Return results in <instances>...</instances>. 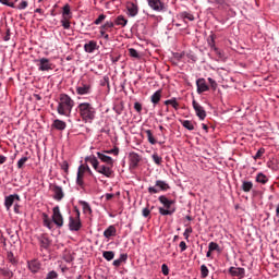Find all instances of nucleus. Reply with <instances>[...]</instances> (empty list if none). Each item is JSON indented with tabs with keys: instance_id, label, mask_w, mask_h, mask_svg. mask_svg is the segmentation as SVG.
<instances>
[{
	"instance_id": "obj_1",
	"label": "nucleus",
	"mask_w": 279,
	"mask_h": 279,
	"mask_svg": "<svg viewBox=\"0 0 279 279\" xmlns=\"http://www.w3.org/2000/svg\"><path fill=\"white\" fill-rule=\"evenodd\" d=\"M57 104L58 114L61 117H71V112H73V108H75V100H73L71 96L68 94H60Z\"/></svg>"
},
{
	"instance_id": "obj_2",
	"label": "nucleus",
	"mask_w": 279,
	"mask_h": 279,
	"mask_svg": "<svg viewBox=\"0 0 279 279\" xmlns=\"http://www.w3.org/2000/svg\"><path fill=\"white\" fill-rule=\"evenodd\" d=\"M41 219L45 228H48V230H53V223H56L57 228H62V226H64V217L62 216L59 206L52 208V219L49 218V215L46 213L41 214Z\"/></svg>"
},
{
	"instance_id": "obj_3",
	"label": "nucleus",
	"mask_w": 279,
	"mask_h": 279,
	"mask_svg": "<svg viewBox=\"0 0 279 279\" xmlns=\"http://www.w3.org/2000/svg\"><path fill=\"white\" fill-rule=\"evenodd\" d=\"M77 110L80 113L81 119L85 123H93L95 121V116L97 114V110L90 102H81L77 106Z\"/></svg>"
},
{
	"instance_id": "obj_4",
	"label": "nucleus",
	"mask_w": 279,
	"mask_h": 279,
	"mask_svg": "<svg viewBox=\"0 0 279 279\" xmlns=\"http://www.w3.org/2000/svg\"><path fill=\"white\" fill-rule=\"evenodd\" d=\"M159 202L160 204L163 205V207H159V214L162 215L163 217H167L169 215H173V213H175V207H172L173 204H175L174 201H171L169 198H167V196L161 195L159 196Z\"/></svg>"
},
{
	"instance_id": "obj_5",
	"label": "nucleus",
	"mask_w": 279,
	"mask_h": 279,
	"mask_svg": "<svg viewBox=\"0 0 279 279\" xmlns=\"http://www.w3.org/2000/svg\"><path fill=\"white\" fill-rule=\"evenodd\" d=\"M76 216H70L69 217V228L71 232H80L82 229V220L80 219V209L77 207L74 208Z\"/></svg>"
},
{
	"instance_id": "obj_6",
	"label": "nucleus",
	"mask_w": 279,
	"mask_h": 279,
	"mask_svg": "<svg viewBox=\"0 0 279 279\" xmlns=\"http://www.w3.org/2000/svg\"><path fill=\"white\" fill-rule=\"evenodd\" d=\"M87 169V173H89V175H93V170H90V167H88V165H81L78 167L77 170V177H76V184L78 186H81V189H84V174H83V170Z\"/></svg>"
},
{
	"instance_id": "obj_7",
	"label": "nucleus",
	"mask_w": 279,
	"mask_h": 279,
	"mask_svg": "<svg viewBox=\"0 0 279 279\" xmlns=\"http://www.w3.org/2000/svg\"><path fill=\"white\" fill-rule=\"evenodd\" d=\"M159 191H169V184L165 181L157 180L155 186L148 187V193H150V195H154Z\"/></svg>"
},
{
	"instance_id": "obj_8",
	"label": "nucleus",
	"mask_w": 279,
	"mask_h": 279,
	"mask_svg": "<svg viewBox=\"0 0 279 279\" xmlns=\"http://www.w3.org/2000/svg\"><path fill=\"white\" fill-rule=\"evenodd\" d=\"M129 160H130V169H138V165L141 163V155L138 153H130L129 154Z\"/></svg>"
},
{
	"instance_id": "obj_9",
	"label": "nucleus",
	"mask_w": 279,
	"mask_h": 279,
	"mask_svg": "<svg viewBox=\"0 0 279 279\" xmlns=\"http://www.w3.org/2000/svg\"><path fill=\"white\" fill-rule=\"evenodd\" d=\"M192 106L198 119H201V121H204L206 119V110H204V107H202V105H199L197 100H193Z\"/></svg>"
},
{
	"instance_id": "obj_10",
	"label": "nucleus",
	"mask_w": 279,
	"mask_h": 279,
	"mask_svg": "<svg viewBox=\"0 0 279 279\" xmlns=\"http://www.w3.org/2000/svg\"><path fill=\"white\" fill-rule=\"evenodd\" d=\"M15 199H16V202H21V196L19 194H11V195L4 197V206L8 211H10L12 206H14Z\"/></svg>"
},
{
	"instance_id": "obj_11",
	"label": "nucleus",
	"mask_w": 279,
	"mask_h": 279,
	"mask_svg": "<svg viewBox=\"0 0 279 279\" xmlns=\"http://www.w3.org/2000/svg\"><path fill=\"white\" fill-rule=\"evenodd\" d=\"M113 166H106V165H100L98 167L97 173H101V175H105V178H112L114 175V171L112 170Z\"/></svg>"
},
{
	"instance_id": "obj_12",
	"label": "nucleus",
	"mask_w": 279,
	"mask_h": 279,
	"mask_svg": "<svg viewBox=\"0 0 279 279\" xmlns=\"http://www.w3.org/2000/svg\"><path fill=\"white\" fill-rule=\"evenodd\" d=\"M51 191L53 193V199L57 202H62V199H64V191L62 190V186L52 185Z\"/></svg>"
},
{
	"instance_id": "obj_13",
	"label": "nucleus",
	"mask_w": 279,
	"mask_h": 279,
	"mask_svg": "<svg viewBox=\"0 0 279 279\" xmlns=\"http://www.w3.org/2000/svg\"><path fill=\"white\" fill-rule=\"evenodd\" d=\"M53 64L47 58L39 59L38 71H51Z\"/></svg>"
},
{
	"instance_id": "obj_14",
	"label": "nucleus",
	"mask_w": 279,
	"mask_h": 279,
	"mask_svg": "<svg viewBox=\"0 0 279 279\" xmlns=\"http://www.w3.org/2000/svg\"><path fill=\"white\" fill-rule=\"evenodd\" d=\"M77 95H89L90 94V84H86L84 82L78 83L76 86Z\"/></svg>"
},
{
	"instance_id": "obj_15",
	"label": "nucleus",
	"mask_w": 279,
	"mask_h": 279,
	"mask_svg": "<svg viewBox=\"0 0 279 279\" xmlns=\"http://www.w3.org/2000/svg\"><path fill=\"white\" fill-rule=\"evenodd\" d=\"M149 8L151 10H155V12H161V10H165V3H162L161 0H147Z\"/></svg>"
},
{
	"instance_id": "obj_16",
	"label": "nucleus",
	"mask_w": 279,
	"mask_h": 279,
	"mask_svg": "<svg viewBox=\"0 0 279 279\" xmlns=\"http://www.w3.org/2000/svg\"><path fill=\"white\" fill-rule=\"evenodd\" d=\"M196 86L198 95H202V93H206L207 90H209L208 84H206V78H198L196 81Z\"/></svg>"
},
{
	"instance_id": "obj_17",
	"label": "nucleus",
	"mask_w": 279,
	"mask_h": 279,
	"mask_svg": "<svg viewBox=\"0 0 279 279\" xmlns=\"http://www.w3.org/2000/svg\"><path fill=\"white\" fill-rule=\"evenodd\" d=\"M37 239L39 241L40 247L44 250H48L49 245H51V240H49V235H47V233L40 234Z\"/></svg>"
},
{
	"instance_id": "obj_18",
	"label": "nucleus",
	"mask_w": 279,
	"mask_h": 279,
	"mask_svg": "<svg viewBox=\"0 0 279 279\" xmlns=\"http://www.w3.org/2000/svg\"><path fill=\"white\" fill-rule=\"evenodd\" d=\"M126 10H128L129 16L134 17L138 14V5L134 2H128Z\"/></svg>"
},
{
	"instance_id": "obj_19",
	"label": "nucleus",
	"mask_w": 279,
	"mask_h": 279,
	"mask_svg": "<svg viewBox=\"0 0 279 279\" xmlns=\"http://www.w3.org/2000/svg\"><path fill=\"white\" fill-rule=\"evenodd\" d=\"M97 156H98L99 160H101V162L107 163V166H109V167H114V160L112 159V157L107 156L99 151L97 153Z\"/></svg>"
},
{
	"instance_id": "obj_20",
	"label": "nucleus",
	"mask_w": 279,
	"mask_h": 279,
	"mask_svg": "<svg viewBox=\"0 0 279 279\" xmlns=\"http://www.w3.org/2000/svg\"><path fill=\"white\" fill-rule=\"evenodd\" d=\"M229 274H231V276H235L236 278H244L245 277V268L231 267L229 269Z\"/></svg>"
},
{
	"instance_id": "obj_21",
	"label": "nucleus",
	"mask_w": 279,
	"mask_h": 279,
	"mask_svg": "<svg viewBox=\"0 0 279 279\" xmlns=\"http://www.w3.org/2000/svg\"><path fill=\"white\" fill-rule=\"evenodd\" d=\"M28 269L32 274H38V271H40V262L37 259L28 262Z\"/></svg>"
},
{
	"instance_id": "obj_22",
	"label": "nucleus",
	"mask_w": 279,
	"mask_h": 279,
	"mask_svg": "<svg viewBox=\"0 0 279 279\" xmlns=\"http://www.w3.org/2000/svg\"><path fill=\"white\" fill-rule=\"evenodd\" d=\"M84 49L86 53H93L95 49H97V41L90 40L87 44L84 45Z\"/></svg>"
},
{
	"instance_id": "obj_23",
	"label": "nucleus",
	"mask_w": 279,
	"mask_h": 279,
	"mask_svg": "<svg viewBox=\"0 0 279 279\" xmlns=\"http://www.w3.org/2000/svg\"><path fill=\"white\" fill-rule=\"evenodd\" d=\"M104 236L106 239H110V236H117V228L114 226H109L105 231H104Z\"/></svg>"
},
{
	"instance_id": "obj_24",
	"label": "nucleus",
	"mask_w": 279,
	"mask_h": 279,
	"mask_svg": "<svg viewBox=\"0 0 279 279\" xmlns=\"http://www.w3.org/2000/svg\"><path fill=\"white\" fill-rule=\"evenodd\" d=\"M85 162L92 163V167L97 171L99 169V160H97V157L95 156H89L85 158Z\"/></svg>"
},
{
	"instance_id": "obj_25",
	"label": "nucleus",
	"mask_w": 279,
	"mask_h": 279,
	"mask_svg": "<svg viewBox=\"0 0 279 279\" xmlns=\"http://www.w3.org/2000/svg\"><path fill=\"white\" fill-rule=\"evenodd\" d=\"M52 128H54L56 130H59V131L66 130V122L57 119L53 121Z\"/></svg>"
},
{
	"instance_id": "obj_26",
	"label": "nucleus",
	"mask_w": 279,
	"mask_h": 279,
	"mask_svg": "<svg viewBox=\"0 0 279 279\" xmlns=\"http://www.w3.org/2000/svg\"><path fill=\"white\" fill-rule=\"evenodd\" d=\"M241 189L244 193H250L254 189V183L252 181H242Z\"/></svg>"
},
{
	"instance_id": "obj_27",
	"label": "nucleus",
	"mask_w": 279,
	"mask_h": 279,
	"mask_svg": "<svg viewBox=\"0 0 279 279\" xmlns=\"http://www.w3.org/2000/svg\"><path fill=\"white\" fill-rule=\"evenodd\" d=\"M80 205L83 207V213H88V215L93 214V209L90 208V205L85 201H80Z\"/></svg>"
},
{
	"instance_id": "obj_28",
	"label": "nucleus",
	"mask_w": 279,
	"mask_h": 279,
	"mask_svg": "<svg viewBox=\"0 0 279 279\" xmlns=\"http://www.w3.org/2000/svg\"><path fill=\"white\" fill-rule=\"evenodd\" d=\"M160 97H162V92L157 90L151 95V102L153 104H159L160 102Z\"/></svg>"
},
{
	"instance_id": "obj_29",
	"label": "nucleus",
	"mask_w": 279,
	"mask_h": 279,
	"mask_svg": "<svg viewBox=\"0 0 279 279\" xmlns=\"http://www.w3.org/2000/svg\"><path fill=\"white\" fill-rule=\"evenodd\" d=\"M165 105L166 106H172V108H174V110H178L180 108V104L178 102V100L175 98L166 100Z\"/></svg>"
},
{
	"instance_id": "obj_30",
	"label": "nucleus",
	"mask_w": 279,
	"mask_h": 279,
	"mask_svg": "<svg viewBox=\"0 0 279 279\" xmlns=\"http://www.w3.org/2000/svg\"><path fill=\"white\" fill-rule=\"evenodd\" d=\"M256 182H258L259 184H265L266 182H269V179H267V175H265L263 172H259L256 175Z\"/></svg>"
},
{
	"instance_id": "obj_31",
	"label": "nucleus",
	"mask_w": 279,
	"mask_h": 279,
	"mask_svg": "<svg viewBox=\"0 0 279 279\" xmlns=\"http://www.w3.org/2000/svg\"><path fill=\"white\" fill-rule=\"evenodd\" d=\"M181 125H183L185 130H190V132H192V130H195V126L193 125V122H191V120H182Z\"/></svg>"
},
{
	"instance_id": "obj_32",
	"label": "nucleus",
	"mask_w": 279,
	"mask_h": 279,
	"mask_svg": "<svg viewBox=\"0 0 279 279\" xmlns=\"http://www.w3.org/2000/svg\"><path fill=\"white\" fill-rule=\"evenodd\" d=\"M116 25H120L121 27H125V25H128V20L123 15H119L116 19Z\"/></svg>"
},
{
	"instance_id": "obj_33",
	"label": "nucleus",
	"mask_w": 279,
	"mask_h": 279,
	"mask_svg": "<svg viewBox=\"0 0 279 279\" xmlns=\"http://www.w3.org/2000/svg\"><path fill=\"white\" fill-rule=\"evenodd\" d=\"M185 228L186 229L183 233V236H184V239H186V241H189V236H191V234H193V228L189 223L185 225Z\"/></svg>"
},
{
	"instance_id": "obj_34",
	"label": "nucleus",
	"mask_w": 279,
	"mask_h": 279,
	"mask_svg": "<svg viewBox=\"0 0 279 279\" xmlns=\"http://www.w3.org/2000/svg\"><path fill=\"white\" fill-rule=\"evenodd\" d=\"M145 132L148 138V143H150V145H156V138L154 137V133H151V130H146Z\"/></svg>"
},
{
	"instance_id": "obj_35",
	"label": "nucleus",
	"mask_w": 279,
	"mask_h": 279,
	"mask_svg": "<svg viewBox=\"0 0 279 279\" xmlns=\"http://www.w3.org/2000/svg\"><path fill=\"white\" fill-rule=\"evenodd\" d=\"M102 257L106 259V260H112L114 258V253L112 251H105L102 253Z\"/></svg>"
},
{
	"instance_id": "obj_36",
	"label": "nucleus",
	"mask_w": 279,
	"mask_h": 279,
	"mask_svg": "<svg viewBox=\"0 0 279 279\" xmlns=\"http://www.w3.org/2000/svg\"><path fill=\"white\" fill-rule=\"evenodd\" d=\"M112 27H114V23L112 21H108L102 26H100V29L108 32V29H112Z\"/></svg>"
},
{
	"instance_id": "obj_37",
	"label": "nucleus",
	"mask_w": 279,
	"mask_h": 279,
	"mask_svg": "<svg viewBox=\"0 0 279 279\" xmlns=\"http://www.w3.org/2000/svg\"><path fill=\"white\" fill-rule=\"evenodd\" d=\"M208 274H209L208 267H206V265L203 264L201 266V278H208Z\"/></svg>"
},
{
	"instance_id": "obj_38",
	"label": "nucleus",
	"mask_w": 279,
	"mask_h": 279,
	"mask_svg": "<svg viewBox=\"0 0 279 279\" xmlns=\"http://www.w3.org/2000/svg\"><path fill=\"white\" fill-rule=\"evenodd\" d=\"M71 17H63V20L61 21L62 23V27L64 29H70L71 28V22L69 21Z\"/></svg>"
},
{
	"instance_id": "obj_39",
	"label": "nucleus",
	"mask_w": 279,
	"mask_h": 279,
	"mask_svg": "<svg viewBox=\"0 0 279 279\" xmlns=\"http://www.w3.org/2000/svg\"><path fill=\"white\" fill-rule=\"evenodd\" d=\"M209 252H219V244L216 242H210L208 245Z\"/></svg>"
},
{
	"instance_id": "obj_40",
	"label": "nucleus",
	"mask_w": 279,
	"mask_h": 279,
	"mask_svg": "<svg viewBox=\"0 0 279 279\" xmlns=\"http://www.w3.org/2000/svg\"><path fill=\"white\" fill-rule=\"evenodd\" d=\"M181 19H187V21H195V16L189 12H182Z\"/></svg>"
},
{
	"instance_id": "obj_41",
	"label": "nucleus",
	"mask_w": 279,
	"mask_h": 279,
	"mask_svg": "<svg viewBox=\"0 0 279 279\" xmlns=\"http://www.w3.org/2000/svg\"><path fill=\"white\" fill-rule=\"evenodd\" d=\"M70 14H71V7L69 4H65L63 7V19H69Z\"/></svg>"
},
{
	"instance_id": "obj_42",
	"label": "nucleus",
	"mask_w": 279,
	"mask_h": 279,
	"mask_svg": "<svg viewBox=\"0 0 279 279\" xmlns=\"http://www.w3.org/2000/svg\"><path fill=\"white\" fill-rule=\"evenodd\" d=\"M27 160H29V158H27V157H22V158L17 161V169H23V167H25V162H27Z\"/></svg>"
},
{
	"instance_id": "obj_43",
	"label": "nucleus",
	"mask_w": 279,
	"mask_h": 279,
	"mask_svg": "<svg viewBox=\"0 0 279 279\" xmlns=\"http://www.w3.org/2000/svg\"><path fill=\"white\" fill-rule=\"evenodd\" d=\"M151 158L155 165H162V157L158 156V154H153Z\"/></svg>"
},
{
	"instance_id": "obj_44",
	"label": "nucleus",
	"mask_w": 279,
	"mask_h": 279,
	"mask_svg": "<svg viewBox=\"0 0 279 279\" xmlns=\"http://www.w3.org/2000/svg\"><path fill=\"white\" fill-rule=\"evenodd\" d=\"M207 43H208V46L210 47V49H215V47H217V46H215V35H210L209 37H208V39H207Z\"/></svg>"
},
{
	"instance_id": "obj_45",
	"label": "nucleus",
	"mask_w": 279,
	"mask_h": 279,
	"mask_svg": "<svg viewBox=\"0 0 279 279\" xmlns=\"http://www.w3.org/2000/svg\"><path fill=\"white\" fill-rule=\"evenodd\" d=\"M106 21V14H100L98 19L94 21V25H101L102 22Z\"/></svg>"
},
{
	"instance_id": "obj_46",
	"label": "nucleus",
	"mask_w": 279,
	"mask_h": 279,
	"mask_svg": "<svg viewBox=\"0 0 279 279\" xmlns=\"http://www.w3.org/2000/svg\"><path fill=\"white\" fill-rule=\"evenodd\" d=\"M129 56H131V58H141V56L138 54V51H136V49L134 48L129 49Z\"/></svg>"
},
{
	"instance_id": "obj_47",
	"label": "nucleus",
	"mask_w": 279,
	"mask_h": 279,
	"mask_svg": "<svg viewBox=\"0 0 279 279\" xmlns=\"http://www.w3.org/2000/svg\"><path fill=\"white\" fill-rule=\"evenodd\" d=\"M264 154H265V148H259V149L257 150V153L255 154L254 159H255V160H258V159L263 158V155H264Z\"/></svg>"
},
{
	"instance_id": "obj_48",
	"label": "nucleus",
	"mask_w": 279,
	"mask_h": 279,
	"mask_svg": "<svg viewBox=\"0 0 279 279\" xmlns=\"http://www.w3.org/2000/svg\"><path fill=\"white\" fill-rule=\"evenodd\" d=\"M58 278V272H56L54 270H51L50 272H48L46 279H56Z\"/></svg>"
},
{
	"instance_id": "obj_49",
	"label": "nucleus",
	"mask_w": 279,
	"mask_h": 279,
	"mask_svg": "<svg viewBox=\"0 0 279 279\" xmlns=\"http://www.w3.org/2000/svg\"><path fill=\"white\" fill-rule=\"evenodd\" d=\"M161 271L163 276H169V266H167V264H162Z\"/></svg>"
},
{
	"instance_id": "obj_50",
	"label": "nucleus",
	"mask_w": 279,
	"mask_h": 279,
	"mask_svg": "<svg viewBox=\"0 0 279 279\" xmlns=\"http://www.w3.org/2000/svg\"><path fill=\"white\" fill-rule=\"evenodd\" d=\"M143 217L147 218L149 215H151V210H149V207H146L142 210Z\"/></svg>"
},
{
	"instance_id": "obj_51",
	"label": "nucleus",
	"mask_w": 279,
	"mask_h": 279,
	"mask_svg": "<svg viewBox=\"0 0 279 279\" xmlns=\"http://www.w3.org/2000/svg\"><path fill=\"white\" fill-rule=\"evenodd\" d=\"M134 109H135L136 112H138V113L143 112V105H141V102H135V104H134Z\"/></svg>"
},
{
	"instance_id": "obj_52",
	"label": "nucleus",
	"mask_w": 279,
	"mask_h": 279,
	"mask_svg": "<svg viewBox=\"0 0 279 279\" xmlns=\"http://www.w3.org/2000/svg\"><path fill=\"white\" fill-rule=\"evenodd\" d=\"M8 260H10V263H12L14 265V263H16V259H14V253L9 252L8 255Z\"/></svg>"
},
{
	"instance_id": "obj_53",
	"label": "nucleus",
	"mask_w": 279,
	"mask_h": 279,
	"mask_svg": "<svg viewBox=\"0 0 279 279\" xmlns=\"http://www.w3.org/2000/svg\"><path fill=\"white\" fill-rule=\"evenodd\" d=\"M208 82L214 90H217V81L208 77Z\"/></svg>"
},
{
	"instance_id": "obj_54",
	"label": "nucleus",
	"mask_w": 279,
	"mask_h": 279,
	"mask_svg": "<svg viewBox=\"0 0 279 279\" xmlns=\"http://www.w3.org/2000/svg\"><path fill=\"white\" fill-rule=\"evenodd\" d=\"M28 3L27 1L23 0L19 7H17V10H25L27 8Z\"/></svg>"
},
{
	"instance_id": "obj_55",
	"label": "nucleus",
	"mask_w": 279,
	"mask_h": 279,
	"mask_svg": "<svg viewBox=\"0 0 279 279\" xmlns=\"http://www.w3.org/2000/svg\"><path fill=\"white\" fill-rule=\"evenodd\" d=\"M105 154H114V156H119V148H112L110 150H106Z\"/></svg>"
},
{
	"instance_id": "obj_56",
	"label": "nucleus",
	"mask_w": 279,
	"mask_h": 279,
	"mask_svg": "<svg viewBox=\"0 0 279 279\" xmlns=\"http://www.w3.org/2000/svg\"><path fill=\"white\" fill-rule=\"evenodd\" d=\"M100 36H102V38H105V40H109L110 39V35L106 34V31L100 28Z\"/></svg>"
},
{
	"instance_id": "obj_57",
	"label": "nucleus",
	"mask_w": 279,
	"mask_h": 279,
	"mask_svg": "<svg viewBox=\"0 0 279 279\" xmlns=\"http://www.w3.org/2000/svg\"><path fill=\"white\" fill-rule=\"evenodd\" d=\"M179 247L181 248V252H186V242L181 241Z\"/></svg>"
},
{
	"instance_id": "obj_58",
	"label": "nucleus",
	"mask_w": 279,
	"mask_h": 279,
	"mask_svg": "<svg viewBox=\"0 0 279 279\" xmlns=\"http://www.w3.org/2000/svg\"><path fill=\"white\" fill-rule=\"evenodd\" d=\"M61 169H63V171H65V173H69V162L63 161Z\"/></svg>"
},
{
	"instance_id": "obj_59",
	"label": "nucleus",
	"mask_w": 279,
	"mask_h": 279,
	"mask_svg": "<svg viewBox=\"0 0 279 279\" xmlns=\"http://www.w3.org/2000/svg\"><path fill=\"white\" fill-rule=\"evenodd\" d=\"M118 260H119L120 263H125V260H128V254H121V255H120V258H118Z\"/></svg>"
},
{
	"instance_id": "obj_60",
	"label": "nucleus",
	"mask_w": 279,
	"mask_h": 279,
	"mask_svg": "<svg viewBox=\"0 0 279 279\" xmlns=\"http://www.w3.org/2000/svg\"><path fill=\"white\" fill-rule=\"evenodd\" d=\"M14 213L15 215H21V205L14 204Z\"/></svg>"
},
{
	"instance_id": "obj_61",
	"label": "nucleus",
	"mask_w": 279,
	"mask_h": 279,
	"mask_svg": "<svg viewBox=\"0 0 279 279\" xmlns=\"http://www.w3.org/2000/svg\"><path fill=\"white\" fill-rule=\"evenodd\" d=\"M214 51L219 58H223V53L221 52V50H219V48L214 47Z\"/></svg>"
},
{
	"instance_id": "obj_62",
	"label": "nucleus",
	"mask_w": 279,
	"mask_h": 279,
	"mask_svg": "<svg viewBox=\"0 0 279 279\" xmlns=\"http://www.w3.org/2000/svg\"><path fill=\"white\" fill-rule=\"evenodd\" d=\"M8 157L0 155V165H5Z\"/></svg>"
},
{
	"instance_id": "obj_63",
	"label": "nucleus",
	"mask_w": 279,
	"mask_h": 279,
	"mask_svg": "<svg viewBox=\"0 0 279 279\" xmlns=\"http://www.w3.org/2000/svg\"><path fill=\"white\" fill-rule=\"evenodd\" d=\"M105 197H106L107 202H110V199H112L114 197V194L107 193L105 195Z\"/></svg>"
},
{
	"instance_id": "obj_64",
	"label": "nucleus",
	"mask_w": 279,
	"mask_h": 279,
	"mask_svg": "<svg viewBox=\"0 0 279 279\" xmlns=\"http://www.w3.org/2000/svg\"><path fill=\"white\" fill-rule=\"evenodd\" d=\"M121 263L120 259H114L113 260V267H121Z\"/></svg>"
}]
</instances>
